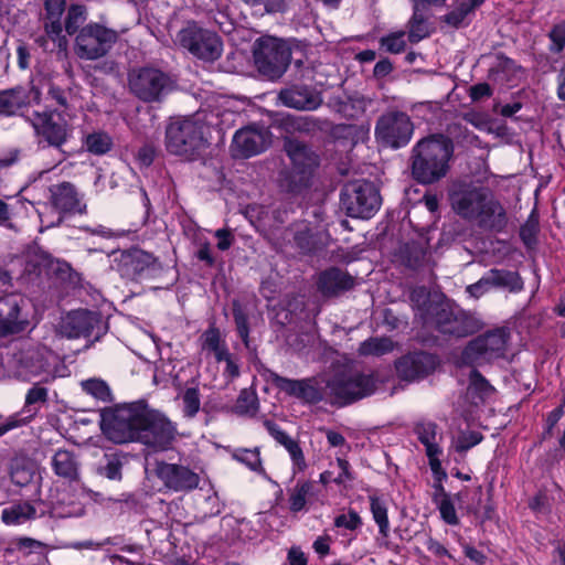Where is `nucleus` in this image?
Segmentation results:
<instances>
[{
  "label": "nucleus",
  "instance_id": "f257e3e1",
  "mask_svg": "<svg viewBox=\"0 0 565 565\" xmlns=\"http://www.w3.org/2000/svg\"><path fill=\"white\" fill-rule=\"evenodd\" d=\"M449 200L456 214L481 227L501 231L508 223L505 209L488 188L456 183L450 189Z\"/></svg>",
  "mask_w": 565,
  "mask_h": 565
},
{
  "label": "nucleus",
  "instance_id": "f8f14e48",
  "mask_svg": "<svg viewBox=\"0 0 565 565\" xmlns=\"http://www.w3.org/2000/svg\"><path fill=\"white\" fill-rule=\"evenodd\" d=\"M175 435L174 425L162 413L148 406L135 441L159 451L170 448Z\"/></svg>",
  "mask_w": 565,
  "mask_h": 565
},
{
  "label": "nucleus",
  "instance_id": "f704fd0d",
  "mask_svg": "<svg viewBox=\"0 0 565 565\" xmlns=\"http://www.w3.org/2000/svg\"><path fill=\"white\" fill-rule=\"evenodd\" d=\"M203 352L212 353L218 362L226 358L227 349L221 333L215 328H210L200 338Z\"/></svg>",
  "mask_w": 565,
  "mask_h": 565
},
{
  "label": "nucleus",
  "instance_id": "473e14b6",
  "mask_svg": "<svg viewBox=\"0 0 565 565\" xmlns=\"http://www.w3.org/2000/svg\"><path fill=\"white\" fill-rule=\"evenodd\" d=\"M45 36L39 39L40 45L45 51H65L67 47V39L63 34L61 22H45L44 24Z\"/></svg>",
  "mask_w": 565,
  "mask_h": 565
},
{
  "label": "nucleus",
  "instance_id": "4be33fe9",
  "mask_svg": "<svg viewBox=\"0 0 565 565\" xmlns=\"http://www.w3.org/2000/svg\"><path fill=\"white\" fill-rule=\"evenodd\" d=\"M436 324L440 332L456 337H465L480 328L473 317L448 308H441L437 312Z\"/></svg>",
  "mask_w": 565,
  "mask_h": 565
},
{
  "label": "nucleus",
  "instance_id": "5701e85b",
  "mask_svg": "<svg viewBox=\"0 0 565 565\" xmlns=\"http://www.w3.org/2000/svg\"><path fill=\"white\" fill-rule=\"evenodd\" d=\"M275 383L282 392L308 404L320 402L326 394L321 383L316 379L290 380L276 376Z\"/></svg>",
  "mask_w": 565,
  "mask_h": 565
},
{
  "label": "nucleus",
  "instance_id": "680f3d73",
  "mask_svg": "<svg viewBox=\"0 0 565 565\" xmlns=\"http://www.w3.org/2000/svg\"><path fill=\"white\" fill-rule=\"evenodd\" d=\"M214 236L217 238V248L220 250H227L234 243V235L227 227L216 230Z\"/></svg>",
  "mask_w": 565,
  "mask_h": 565
},
{
  "label": "nucleus",
  "instance_id": "4c0bfd02",
  "mask_svg": "<svg viewBox=\"0 0 565 565\" xmlns=\"http://www.w3.org/2000/svg\"><path fill=\"white\" fill-rule=\"evenodd\" d=\"M315 486L311 481H298L289 491V509L291 512L305 510L308 501L313 495Z\"/></svg>",
  "mask_w": 565,
  "mask_h": 565
},
{
  "label": "nucleus",
  "instance_id": "f3484780",
  "mask_svg": "<svg viewBox=\"0 0 565 565\" xmlns=\"http://www.w3.org/2000/svg\"><path fill=\"white\" fill-rule=\"evenodd\" d=\"M415 434L425 447V455L435 480H446L447 472L441 466L440 457L444 454L441 446L444 436L433 422H420L415 427Z\"/></svg>",
  "mask_w": 565,
  "mask_h": 565
},
{
  "label": "nucleus",
  "instance_id": "6e6d98bb",
  "mask_svg": "<svg viewBox=\"0 0 565 565\" xmlns=\"http://www.w3.org/2000/svg\"><path fill=\"white\" fill-rule=\"evenodd\" d=\"M334 524L337 527L355 530L362 524V521L356 512L349 511V513H347V514L338 515L334 520Z\"/></svg>",
  "mask_w": 565,
  "mask_h": 565
},
{
  "label": "nucleus",
  "instance_id": "2f4dec72",
  "mask_svg": "<svg viewBox=\"0 0 565 565\" xmlns=\"http://www.w3.org/2000/svg\"><path fill=\"white\" fill-rule=\"evenodd\" d=\"M52 466L55 473L60 477L74 480L78 475V463L75 456L64 449L55 452L52 459Z\"/></svg>",
  "mask_w": 565,
  "mask_h": 565
},
{
  "label": "nucleus",
  "instance_id": "c756f323",
  "mask_svg": "<svg viewBox=\"0 0 565 565\" xmlns=\"http://www.w3.org/2000/svg\"><path fill=\"white\" fill-rule=\"evenodd\" d=\"M29 103L23 88H12L0 92V116H12L18 114Z\"/></svg>",
  "mask_w": 565,
  "mask_h": 565
},
{
  "label": "nucleus",
  "instance_id": "4468645a",
  "mask_svg": "<svg viewBox=\"0 0 565 565\" xmlns=\"http://www.w3.org/2000/svg\"><path fill=\"white\" fill-rule=\"evenodd\" d=\"M178 42L194 56L204 61H214L222 54L223 45L214 32L190 25L178 33Z\"/></svg>",
  "mask_w": 565,
  "mask_h": 565
},
{
  "label": "nucleus",
  "instance_id": "0eeeda50",
  "mask_svg": "<svg viewBox=\"0 0 565 565\" xmlns=\"http://www.w3.org/2000/svg\"><path fill=\"white\" fill-rule=\"evenodd\" d=\"M54 360V354L44 347L24 345L13 356L14 374L22 381L50 382L55 377L51 365Z\"/></svg>",
  "mask_w": 565,
  "mask_h": 565
},
{
  "label": "nucleus",
  "instance_id": "864d4df0",
  "mask_svg": "<svg viewBox=\"0 0 565 565\" xmlns=\"http://www.w3.org/2000/svg\"><path fill=\"white\" fill-rule=\"evenodd\" d=\"M99 473L110 480H119L121 478V462L115 457H106V463L99 467Z\"/></svg>",
  "mask_w": 565,
  "mask_h": 565
},
{
  "label": "nucleus",
  "instance_id": "4d7b16f0",
  "mask_svg": "<svg viewBox=\"0 0 565 565\" xmlns=\"http://www.w3.org/2000/svg\"><path fill=\"white\" fill-rule=\"evenodd\" d=\"M292 462L294 473L301 472L307 468V462L303 456V451L299 443L287 451Z\"/></svg>",
  "mask_w": 565,
  "mask_h": 565
},
{
  "label": "nucleus",
  "instance_id": "5fc2aeb1",
  "mask_svg": "<svg viewBox=\"0 0 565 565\" xmlns=\"http://www.w3.org/2000/svg\"><path fill=\"white\" fill-rule=\"evenodd\" d=\"M47 397V391L44 387L41 386H33L29 390L26 397H25V408L29 413L35 412L36 408L34 407L38 403H44Z\"/></svg>",
  "mask_w": 565,
  "mask_h": 565
},
{
  "label": "nucleus",
  "instance_id": "aec40b11",
  "mask_svg": "<svg viewBox=\"0 0 565 565\" xmlns=\"http://www.w3.org/2000/svg\"><path fill=\"white\" fill-rule=\"evenodd\" d=\"M270 143L268 130L256 127H246L233 137L231 151L235 158H249L264 151Z\"/></svg>",
  "mask_w": 565,
  "mask_h": 565
},
{
  "label": "nucleus",
  "instance_id": "6ab92c4d",
  "mask_svg": "<svg viewBox=\"0 0 565 565\" xmlns=\"http://www.w3.org/2000/svg\"><path fill=\"white\" fill-rule=\"evenodd\" d=\"M31 122L36 135L53 147H61L72 134L67 121L56 111L34 113Z\"/></svg>",
  "mask_w": 565,
  "mask_h": 565
},
{
  "label": "nucleus",
  "instance_id": "dca6fc26",
  "mask_svg": "<svg viewBox=\"0 0 565 565\" xmlns=\"http://www.w3.org/2000/svg\"><path fill=\"white\" fill-rule=\"evenodd\" d=\"M154 475L166 489L173 492H190L196 489L201 478L189 466L157 461Z\"/></svg>",
  "mask_w": 565,
  "mask_h": 565
},
{
  "label": "nucleus",
  "instance_id": "338daca9",
  "mask_svg": "<svg viewBox=\"0 0 565 565\" xmlns=\"http://www.w3.org/2000/svg\"><path fill=\"white\" fill-rule=\"evenodd\" d=\"M535 224L527 222L525 225L521 227L520 236L525 245L531 246L534 243L535 238Z\"/></svg>",
  "mask_w": 565,
  "mask_h": 565
},
{
  "label": "nucleus",
  "instance_id": "cd10ccee",
  "mask_svg": "<svg viewBox=\"0 0 565 565\" xmlns=\"http://www.w3.org/2000/svg\"><path fill=\"white\" fill-rule=\"evenodd\" d=\"M443 481L444 480H435V492L433 495V501L436 504L440 513V518L445 523L449 525H458L459 518L455 509V500L445 491Z\"/></svg>",
  "mask_w": 565,
  "mask_h": 565
},
{
  "label": "nucleus",
  "instance_id": "412c9836",
  "mask_svg": "<svg viewBox=\"0 0 565 565\" xmlns=\"http://www.w3.org/2000/svg\"><path fill=\"white\" fill-rule=\"evenodd\" d=\"M47 513V504L41 499L12 502L1 511V521L8 526H19Z\"/></svg>",
  "mask_w": 565,
  "mask_h": 565
},
{
  "label": "nucleus",
  "instance_id": "7ed1b4c3",
  "mask_svg": "<svg viewBox=\"0 0 565 565\" xmlns=\"http://www.w3.org/2000/svg\"><path fill=\"white\" fill-rule=\"evenodd\" d=\"M147 408L143 402H135L104 409L100 419L103 433L116 444L135 441Z\"/></svg>",
  "mask_w": 565,
  "mask_h": 565
},
{
  "label": "nucleus",
  "instance_id": "423d86ee",
  "mask_svg": "<svg viewBox=\"0 0 565 565\" xmlns=\"http://www.w3.org/2000/svg\"><path fill=\"white\" fill-rule=\"evenodd\" d=\"M510 334L498 328L472 339L462 350L459 362L462 365L480 366L505 356Z\"/></svg>",
  "mask_w": 565,
  "mask_h": 565
},
{
  "label": "nucleus",
  "instance_id": "c03bdc74",
  "mask_svg": "<svg viewBox=\"0 0 565 565\" xmlns=\"http://www.w3.org/2000/svg\"><path fill=\"white\" fill-rule=\"evenodd\" d=\"M182 401V412L185 417L192 418L200 411L201 401L198 386L188 387L180 395Z\"/></svg>",
  "mask_w": 565,
  "mask_h": 565
},
{
  "label": "nucleus",
  "instance_id": "79ce46f5",
  "mask_svg": "<svg viewBox=\"0 0 565 565\" xmlns=\"http://www.w3.org/2000/svg\"><path fill=\"white\" fill-rule=\"evenodd\" d=\"M394 349V343L388 338H371L360 344L361 355L381 356Z\"/></svg>",
  "mask_w": 565,
  "mask_h": 565
},
{
  "label": "nucleus",
  "instance_id": "20e7f679",
  "mask_svg": "<svg viewBox=\"0 0 565 565\" xmlns=\"http://www.w3.org/2000/svg\"><path fill=\"white\" fill-rule=\"evenodd\" d=\"M206 130L199 116L172 119L166 130L167 150L186 159L193 158L205 147Z\"/></svg>",
  "mask_w": 565,
  "mask_h": 565
},
{
  "label": "nucleus",
  "instance_id": "13d9d810",
  "mask_svg": "<svg viewBox=\"0 0 565 565\" xmlns=\"http://www.w3.org/2000/svg\"><path fill=\"white\" fill-rule=\"evenodd\" d=\"M550 38L553 43L552 49L556 52L562 51L565 46V22L556 24L552 29Z\"/></svg>",
  "mask_w": 565,
  "mask_h": 565
},
{
  "label": "nucleus",
  "instance_id": "bb28decb",
  "mask_svg": "<svg viewBox=\"0 0 565 565\" xmlns=\"http://www.w3.org/2000/svg\"><path fill=\"white\" fill-rule=\"evenodd\" d=\"M50 191L52 204L58 211L82 212L81 199L73 184L63 182L53 185Z\"/></svg>",
  "mask_w": 565,
  "mask_h": 565
},
{
  "label": "nucleus",
  "instance_id": "393cba45",
  "mask_svg": "<svg viewBox=\"0 0 565 565\" xmlns=\"http://www.w3.org/2000/svg\"><path fill=\"white\" fill-rule=\"evenodd\" d=\"M280 102L290 108L315 110L322 104L320 93L308 86H292L279 93Z\"/></svg>",
  "mask_w": 565,
  "mask_h": 565
},
{
  "label": "nucleus",
  "instance_id": "7c9ffc66",
  "mask_svg": "<svg viewBox=\"0 0 565 565\" xmlns=\"http://www.w3.org/2000/svg\"><path fill=\"white\" fill-rule=\"evenodd\" d=\"M490 285L495 288L519 292L523 289V280L515 271L491 269L487 273Z\"/></svg>",
  "mask_w": 565,
  "mask_h": 565
},
{
  "label": "nucleus",
  "instance_id": "603ef678",
  "mask_svg": "<svg viewBox=\"0 0 565 565\" xmlns=\"http://www.w3.org/2000/svg\"><path fill=\"white\" fill-rule=\"evenodd\" d=\"M65 0H45V18L46 22H61V17L65 11Z\"/></svg>",
  "mask_w": 565,
  "mask_h": 565
},
{
  "label": "nucleus",
  "instance_id": "a878e982",
  "mask_svg": "<svg viewBox=\"0 0 565 565\" xmlns=\"http://www.w3.org/2000/svg\"><path fill=\"white\" fill-rule=\"evenodd\" d=\"M98 322L97 316L88 310L67 313L61 323V333L67 338L88 337Z\"/></svg>",
  "mask_w": 565,
  "mask_h": 565
},
{
  "label": "nucleus",
  "instance_id": "0e129e2a",
  "mask_svg": "<svg viewBox=\"0 0 565 565\" xmlns=\"http://www.w3.org/2000/svg\"><path fill=\"white\" fill-rule=\"evenodd\" d=\"M405 250L411 253V256L404 257L403 262L407 267L415 268L418 266L419 260L423 258L424 254L420 248L416 245H406Z\"/></svg>",
  "mask_w": 565,
  "mask_h": 565
},
{
  "label": "nucleus",
  "instance_id": "de8ad7c7",
  "mask_svg": "<svg viewBox=\"0 0 565 565\" xmlns=\"http://www.w3.org/2000/svg\"><path fill=\"white\" fill-rule=\"evenodd\" d=\"M482 439V436L477 431H467L460 434L457 438L452 439L451 449L458 452H463L471 447L478 445Z\"/></svg>",
  "mask_w": 565,
  "mask_h": 565
},
{
  "label": "nucleus",
  "instance_id": "9b49d317",
  "mask_svg": "<svg viewBox=\"0 0 565 565\" xmlns=\"http://www.w3.org/2000/svg\"><path fill=\"white\" fill-rule=\"evenodd\" d=\"M116 40L117 34L114 30L99 23H88L78 31L74 52L82 60L95 61L105 56Z\"/></svg>",
  "mask_w": 565,
  "mask_h": 565
},
{
  "label": "nucleus",
  "instance_id": "052dcab7",
  "mask_svg": "<svg viewBox=\"0 0 565 565\" xmlns=\"http://www.w3.org/2000/svg\"><path fill=\"white\" fill-rule=\"evenodd\" d=\"M284 121L290 130L303 131L310 129V118L306 116H287Z\"/></svg>",
  "mask_w": 565,
  "mask_h": 565
},
{
  "label": "nucleus",
  "instance_id": "ddd939ff",
  "mask_svg": "<svg viewBox=\"0 0 565 565\" xmlns=\"http://www.w3.org/2000/svg\"><path fill=\"white\" fill-rule=\"evenodd\" d=\"M413 131V122L405 113L392 111L379 118L375 137L382 145L397 149L409 142Z\"/></svg>",
  "mask_w": 565,
  "mask_h": 565
},
{
  "label": "nucleus",
  "instance_id": "2eb2a0df",
  "mask_svg": "<svg viewBox=\"0 0 565 565\" xmlns=\"http://www.w3.org/2000/svg\"><path fill=\"white\" fill-rule=\"evenodd\" d=\"M129 86L140 99L152 102L158 100L170 89L171 82L160 70L143 67L130 73Z\"/></svg>",
  "mask_w": 565,
  "mask_h": 565
},
{
  "label": "nucleus",
  "instance_id": "39448f33",
  "mask_svg": "<svg viewBox=\"0 0 565 565\" xmlns=\"http://www.w3.org/2000/svg\"><path fill=\"white\" fill-rule=\"evenodd\" d=\"M379 383L375 372L345 370L328 381L327 387L337 402L347 404L373 394Z\"/></svg>",
  "mask_w": 565,
  "mask_h": 565
},
{
  "label": "nucleus",
  "instance_id": "a18cd8bd",
  "mask_svg": "<svg viewBox=\"0 0 565 565\" xmlns=\"http://www.w3.org/2000/svg\"><path fill=\"white\" fill-rule=\"evenodd\" d=\"M233 458L255 472H264L258 448H239L233 452Z\"/></svg>",
  "mask_w": 565,
  "mask_h": 565
},
{
  "label": "nucleus",
  "instance_id": "e433bc0d",
  "mask_svg": "<svg viewBox=\"0 0 565 565\" xmlns=\"http://www.w3.org/2000/svg\"><path fill=\"white\" fill-rule=\"evenodd\" d=\"M36 470L38 467L34 461L24 458H17L13 460L11 467L12 482L19 487H24L33 480Z\"/></svg>",
  "mask_w": 565,
  "mask_h": 565
},
{
  "label": "nucleus",
  "instance_id": "e2e57ef3",
  "mask_svg": "<svg viewBox=\"0 0 565 565\" xmlns=\"http://www.w3.org/2000/svg\"><path fill=\"white\" fill-rule=\"evenodd\" d=\"M311 235L309 234L307 225H301V228L295 234V242L297 246L303 252L311 250Z\"/></svg>",
  "mask_w": 565,
  "mask_h": 565
},
{
  "label": "nucleus",
  "instance_id": "1a4fd4ad",
  "mask_svg": "<svg viewBox=\"0 0 565 565\" xmlns=\"http://www.w3.org/2000/svg\"><path fill=\"white\" fill-rule=\"evenodd\" d=\"M341 203L349 216L370 218L380 209L381 198L372 182L353 181L343 188Z\"/></svg>",
  "mask_w": 565,
  "mask_h": 565
},
{
  "label": "nucleus",
  "instance_id": "69168bd1",
  "mask_svg": "<svg viewBox=\"0 0 565 565\" xmlns=\"http://www.w3.org/2000/svg\"><path fill=\"white\" fill-rule=\"evenodd\" d=\"M154 158V148L150 145L142 146L137 152V160L141 166L148 167Z\"/></svg>",
  "mask_w": 565,
  "mask_h": 565
},
{
  "label": "nucleus",
  "instance_id": "49530a36",
  "mask_svg": "<svg viewBox=\"0 0 565 565\" xmlns=\"http://www.w3.org/2000/svg\"><path fill=\"white\" fill-rule=\"evenodd\" d=\"M81 386L84 392L100 401L108 399L110 395L109 387L107 386V384L98 379H89L83 381L81 383Z\"/></svg>",
  "mask_w": 565,
  "mask_h": 565
},
{
  "label": "nucleus",
  "instance_id": "c85d7f7f",
  "mask_svg": "<svg viewBox=\"0 0 565 565\" xmlns=\"http://www.w3.org/2000/svg\"><path fill=\"white\" fill-rule=\"evenodd\" d=\"M318 285L323 294L332 295L350 289L353 286V278L340 269L331 268L320 275Z\"/></svg>",
  "mask_w": 565,
  "mask_h": 565
},
{
  "label": "nucleus",
  "instance_id": "09e8293b",
  "mask_svg": "<svg viewBox=\"0 0 565 565\" xmlns=\"http://www.w3.org/2000/svg\"><path fill=\"white\" fill-rule=\"evenodd\" d=\"M492 391V387L487 382L484 377L481 376L480 373L472 370L470 372V383L468 387V392L470 394H476L479 398L487 397Z\"/></svg>",
  "mask_w": 565,
  "mask_h": 565
},
{
  "label": "nucleus",
  "instance_id": "a211bd4d",
  "mask_svg": "<svg viewBox=\"0 0 565 565\" xmlns=\"http://www.w3.org/2000/svg\"><path fill=\"white\" fill-rule=\"evenodd\" d=\"M0 309V337L24 331L31 323V308L26 298L12 295L2 302Z\"/></svg>",
  "mask_w": 565,
  "mask_h": 565
},
{
  "label": "nucleus",
  "instance_id": "f03ea898",
  "mask_svg": "<svg viewBox=\"0 0 565 565\" xmlns=\"http://www.w3.org/2000/svg\"><path fill=\"white\" fill-rule=\"evenodd\" d=\"M412 152L413 177L422 184H431L447 175L454 143L444 135H433L420 139Z\"/></svg>",
  "mask_w": 565,
  "mask_h": 565
},
{
  "label": "nucleus",
  "instance_id": "3c124183",
  "mask_svg": "<svg viewBox=\"0 0 565 565\" xmlns=\"http://www.w3.org/2000/svg\"><path fill=\"white\" fill-rule=\"evenodd\" d=\"M406 45L405 33L395 32L381 39V46L390 53H401Z\"/></svg>",
  "mask_w": 565,
  "mask_h": 565
},
{
  "label": "nucleus",
  "instance_id": "72a5a7b5",
  "mask_svg": "<svg viewBox=\"0 0 565 565\" xmlns=\"http://www.w3.org/2000/svg\"><path fill=\"white\" fill-rule=\"evenodd\" d=\"M124 265L127 267V271H131L132 275L139 276L156 268L157 259L147 252L135 250L125 256Z\"/></svg>",
  "mask_w": 565,
  "mask_h": 565
},
{
  "label": "nucleus",
  "instance_id": "c9c22d12",
  "mask_svg": "<svg viewBox=\"0 0 565 565\" xmlns=\"http://www.w3.org/2000/svg\"><path fill=\"white\" fill-rule=\"evenodd\" d=\"M521 75V68L509 57H499L497 64L491 70V76L494 81L510 85H513Z\"/></svg>",
  "mask_w": 565,
  "mask_h": 565
},
{
  "label": "nucleus",
  "instance_id": "774afa93",
  "mask_svg": "<svg viewBox=\"0 0 565 565\" xmlns=\"http://www.w3.org/2000/svg\"><path fill=\"white\" fill-rule=\"evenodd\" d=\"M288 561L290 565H307V557L298 547L290 548L288 552Z\"/></svg>",
  "mask_w": 565,
  "mask_h": 565
},
{
  "label": "nucleus",
  "instance_id": "58836bf2",
  "mask_svg": "<svg viewBox=\"0 0 565 565\" xmlns=\"http://www.w3.org/2000/svg\"><path fill=\"white\" fill-rule=\"evenodd\" d=\"M370 504L373 519L379 526L380 533L383 536H387L390 532V521L387 516L386 500L376 495H371Z\"/></svg>",
  "mask_w": 565,
  "mask_h": 565
},
{
  "label": "nucleus",
  "instance_id": "8fccbe9b",
  "mask_svg": "<svg viewBox=\"0 0 565 565\" xmlns=\"http://www.w3.org/2000/svg\"><path fill=\"white\" fill-rule=\"evenodd\" d=\"M264 426L266 427L267 431L270 434V436L279 444L281 445L287 451L294 448L298 444L297 440L291 438L288 434H286L277 424L270 420H266L264 423Z\"/></svg>",
  "mask_w": 565,
  "mask_h": 565
},
{
  "label": "nucleus",
  "instance_id": "9d476101",
  "mask_svg": "<svg viewBox=\"0 0 565 565\" xmlns=\"http://www.w3.org/2000/svg\"><path fill=\"white\" fill-rule=\"evenodd\" d=\"M290 55L281 40L270 36L258 40L254 51L257 70L269 79L282 76L289 65Z\"/></svg>",
  "mask_w": 565,
  "mask_h": 565
},
{
  "label": "nucleus",
  "instance_id": "b1692460",
  "mask_svg": "<svg viewBox=\"0 0 565 565\" xmlns=\"http://www.w3.org/2000/svg\"><path fill=\"white\" fill-rule=\"evenodd\" d=\"M437 364L435 355L419 352L402 358L396 369L403 379L414 381L428 375L436 369Z\"/></svg>",
  "mask_w": 565,
  "mask_h": 565
},
{
  "label": "nucleus",
  "instance_id": "6e6552de",
  "mask_svg": "<svg viewBox=\"0 0 565 565\" xmlns=\"http://www.w3.org/2000/svg\"><path fill=\"white\" fill-rule=\"evenodd\" d=\"M285 149L290 159L291 168L285 175L284 186L288 191L296 192L308 185L315 169L318 167V156L297 140H287Z\"/></svg>",
  "mask_w": 565,
  "mask_h": 565
},
{
  "label": "nucleus",
  "instance_id": "bf43d9fd",
  "mask_svg": "<svg viewBox=\"0 0 565 565\" xmlns=\"http://www.w3.org/2000/svg\"><path fill=\"white\" fill-rule=\"evenodd\" d=\"M492 286L490 285V281L488 280L487 274L483 275L477 282L469 285L466 288V291L473 298H479L487 294Z\"/></svg>",
  "mask_w": 565,
  "mask_h": 565
},
{
  "label": "nucleus",
  "instance_id": "37998d69",
  "mask_svg": "<svg viewBox=\"0 0 565 565\" xmlns=\"http://www.w3.org/2000/svg\"><path fill=\"white\" fill-rule=\"evenodd\" d=\"M86 8L82 4H72L65 19V31L67 34L73 35L79 31V26L86 21Z\"/></svg>",
  "mask_w": 565,
  "mask_h": 565
},
{
  "label": "nucleus",
  "instance_id": "a19ab883",
  "mask_svg": "<svg viewBox=\"0 0 565 565\" xmlns=\"http://www.w3.org/2000/svg\"><path fill=\"white\" fill-rule=\"evenodd\" d=\"M84 145L90 153L103 156L111 149L113 139L106 132L96 131L86 136Z\"/></svg>",
  "mask_w": 565,
  "mask_h": 565
},
{
  "label": "nucleus",
  "instance_id": "ea45409f",
  "mask_svg": "<svg viewBox=\"0 0 565 565\" xmlns=\"http://www.w3.org/2000/svg\"><path fill=\"white\" fill-rule=\"evenodd\" d=\"M480 4H482V0H458L455 9L445 17V21L458 28L462 25L466 17Z\"/></svg>",
  "mask_w": 565,
  "mask_h": 565
}]
</instances>
